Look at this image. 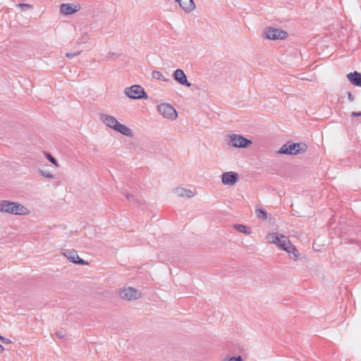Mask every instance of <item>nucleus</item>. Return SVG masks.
Listing matches in <instances>:
<instances>
[{
  "mask_svg": "<svg viewBox=\"0 0 361 361\" xmlns=\"http://www.w3.org/2000/svg\"><path fill=\"white\" fill-rule=\"evenodd\" d=\"M100 121L106 127L110 128L123 135H130L133 133L126 126L119 123L116 118L106 114H100Z\"/></svg>",
  "mask_w": 361,
  "mask_h": 361,
  "instance_id": "obj_1",
  "label": "nucleus"
},
{
  "mask_svg": "<svg viewBox=\"0 0 361 361\" xmlns=\"http://www.w3.org/2000/svg\"><path fill=\"white\" fill-rule=\"evenodd\" d=\"M351 116L353 117L361 116V112H355V111H353V112L351 113Z\"/></svg>",
  "mask_w": 361,
  "mask_h": 361,
  "instance_id": "obj_31",
  "label": "nucleus"
},
{
  "mask_svg": "<svg viewBox=\"0 0 361 361\" xmlns=\"http://www.w3.org/2000/svg\"><path fill=\"white\" fill-rule=\"evenodd\" d=\"M81 8L80 4H62L60 6V12L66 16L72 15L78 11H79Z\"/></svg>",
  "mask_w": 361,
  "mask_h": 361,
  "instance_id": "obj_9",
  "label": "nucleus"
},
{
  "mask_svg": "<svg viewBox=\"0 0 361 361\" xmlns=\"http://www.w3.org/2000/svg\"><path fill=\"white\" fill-rule=\"evenodd\" d=\"M293 244L289 240L288 238L284 235H281V238L277 244V246L283 250L289 249Z\"/></svg>",
  "mask_w": 361,
  "mask_h": 361,
  "instance_id": "obj_15",
  "label": "nucleus"
},
{
  "mask_svg": "<svg viewBox=\"0 0 361 361\" xmlns=\"http://www.w3.org/2000/svg\"><path fill=\"white\" fill-rule=\"evenodd\" d=\"M4 350V348L0 344V353L3 352Z\"/></svg>",
  "mask_w": 361,
  "mask_h": 361,
  "instance_id": "obj_34",
  "label": "nucleus"
},
{
  "mask_svg": "<svg viewBox=\"0 0 361 361\" xmlns=\"http://www.w3.org/2000/svg\"><path fill=\"white\" fill-rule=\"evenodd\" d=\"M180 7L186 13H190L195 8L193 0H175Z\"/></svg>",
  "mask_w": 361,
  "mask_h": 361,
  "instance_id": "obj_13",
  "label": "nucleus"
},
{
  "mask_svg": "<svg viewBox=\"0 0 361 361\" xmlns=\"http://www.w3.org/2000/svg\"><path fill=\"white\" fill-rule=\"evenodd\" d=\"M39 173L42 176L46 177V178H54V175L51 173L48 172V171H43V170H39Z\"/></svg>",
  "mask_w": 361,
  "mask_h": 361,
  "instance_id": "obj_25",
  "label": "nucleus"
},
{
  "mask_svg": "<svg viewBox=\"0 0 361 361\" xmlns=\"http://www.w3.org/2000/svg\"><path fill=\"white\" fill-rule=\"evenodd\" d=\"M176 194L179 197H187L188 198L194 196V192L190 190H187L183 188H178L175 190Z\"/></svg>",
  "mask_w": 361,
  "mask_h": 361,
  "instance_id": "obj_16",
  "label": "nucleus"
},
{
  "mask_svg": "<svg viewBox=\"0 0 361 361\" xmlns=\"http://www.w3.org/2000/svg\"><path fill=\"white\" fill-rule=\"evenodd\" d=\"M287 36L288 34L286 32L274 27H268L264 32V37L271 40L284 39Z\"/></svg>",
  "mask_w": 361,
  "mask_h": 361,
  "instance_id": "obj_6",
  "label": "nucleus"
},
{
  "mask_svg": "<svg viewBox=\"0 0 361 361\" xmlns=\"http://www.w3.org/2000/svg\"><path fill=\"white\" fill-rule=\"evenodd\" d=\"M238 179V174L235 172H225L221 175V181L224 185H234Z\"/></svg>",
  "mask_w": 361,
  "mask_h": 361,
  "instance_id": "obj_11",
  "label": "nucleus"
},
{
  "mask_svg": "<svg viewBox=\"0 0 361 361\" xmlns=\"http://www.w3.org/2000/svg\"><path fill=\"white\" fill-rule=\"evenodd\" d=\"M286 251L290 254V257L291 259L294 260L298 259L299 256V252L293 245H292L290 248L287 249Z\"/></svg>",
  "mask_w": 361,
  "mask_h": 361,
  "instance_id": "obj_19",
  "label": "nucleus"
},
{
  "mask_svg": "<svg viewBox=\"0 0 361 361\" xmlns=\"http://www.w3.org/2000/svg\"><path fill=\"white\" fill-rule=\"evenodd\" d=\"M141 295V292L132 287L123 288L119 291L120 297L126 300L139 299Z\"/></svg>",
  "mask_w": 361,
  "mask_h": 361,
  "instance_id": "obj_7",
  "label": "nucleus"
},
{
  "mask_svg": "<svg viewBox=\"0 0 361 361\" xmlns=\"http://www.w3.org/2000/svg\"><path fill=\"white\" fill-rule=\"evenodd\" d=\"M66 335V333L63 330H60V331H58L56 332V336L59 338H63Z\"/></svg>",
  "mask_w": 361,
  "mask_h": 361,
  "instance_id": "obj_27",
  "label": "nucleus"
},
{
  "mask_svg": "<svg viewBox=\"0 0 361 361\" xmlns=\"http://www.w3.org/2000/svg\"><path fill=\"white\" fill-rule=\"evenodd\" d=\"M224 361H243V358L240 355L237 357H231L228 359H224Z\"/></svg>",
  "mask_w": 361,
  "mask_h": 361,
  "instance_id": "obj_26",
  "label": "nucleus"
},
{
  "mask_svg": "<svg viewBox=\"0 0 361 361\" xmlns=\"http://www.w3.org/2000/svg\"><path fill=\"white\" fill-rule=\"evenodd\" d=\"M44 154H45V157L47 158V159L51 163L54 164L56 166L59 167V164L54 157H52L49 153H47V152H44Z\"/></svg>",
  "mask_w": 361,
  "mask_h": 361,
  "instance_id": "obj_23",
  "label": "nucleus"
},
{
  "mask_svg": "<svg viewBox=\"0 0 361 361\" xmlns=\"http://www.w3.org/2000/svg\"><path fill=\"white\" fill-rule=\"evenodd\" d=\"M281 234L279 233H271L266 236V240L268 243L277 245L281 238Z\"/></svg>",
  "mask_w": 361,
  "mask_h": 361,
  "instance_id": "obj_17",
  "label": "nucleus"
},
{
  "mask_svg": "<svg viewBox=\"0 0 361 361\" xmlns=\"http://www.w3.org/2000/svg\"><path fill=\"white\" fill-rule=\"evenodd\" d=\"M80 54V52H71V53H67L66 56L68 58H73Z\"/></svg>",
  "mask_w": 361,
  "mask_h": 361,
  "instance_id": "obj_29",
  "label": "nucleus"
},
{
  "mask_svg": "<svg viewBox=\"0 0 361 361\" xmlns=\"http://www.w3.org/2000/svg\"><path fill=\"white\" fill-rule=\"evenodd\" d=\"M0 212L12 215H27L30 214L29 209L22 204L9 200L0 201Z\"/></svg>",
  "mask_w": 361,
  "mask_h": 361,
  "instance_id": "obj_2",
  "label": "nucleus"
},
{
  "mask_svg": "<svg viewBox=\"0 0 361 361\" xmlns=\"http://www.w3.org/2000/svg\"><path fill=\"white\" fill-rule=\"evenodd\" d=\"M114 55V54L113 52H109V53H108V54H107L106 57H107L108 59H110V58H111Z\"/></svg>",
  "mask_w": 361,
  "mask_h": 361,
  "instance_id": "obj_33",
  "label": "nucleus"
},
{
  "mask_svg": "<svg viewBox=\"0 0 361 361\" xmlns=\"http://www.w3.org/2000/svg\"><path fill=\"white\" fill-rule=\"evenodd\" d=\"M173 78L176 81H177L179 84L190 87L191 84L188 82L187 76L181 69H177L173 73Z\"/></svg>",
  "mask_w": 361,
  "mask_h": 361,
  "instance_id": "obj_12",
  "label": "nucleus"
},
{
  "mask_svg": "<svg viewBox=\"0 0 361 361\" xmlns=\"http://www.w3.org/2000/svg\"><path fill=\"white\" fill-rule=\"evenodd\" d=\"M227 144L233 147L245 148L252 144V141L245 137H229Z\"/></svg>",
  "mask_w": 361,
  "mask_h": 361,
  "instance_id": "obj_8",
  "label": "nucleus"
},
{
  "mask_svg": "<svg viewBox=\"0 0 361 361\" xmlns=\"http://www.w3.org/2000/svg\"><path fill=\"white\" fill-rule=\"evenodd\" d=\"M126 197L128 200H134L133 196V195H129V194H126Z\"/></svg>",
  "mask_w": 361,
  "mask_h": 361,
  "instance_id": "obj_32",
  "label": "nucleus"
},
{
  "mask_svg": "<svg viewBox=\"0 0 361 361\" xmlns=\"http://www.w3.org/2000/svg\"><path fill=\"white\" fill-rule=\"evenodd\" d=\"M152 76L154 79L157 80H161L164 82L169 81V79L166 78L160 71H152Z\"/></svg>",
  "mask_w": 361,
  "mask_h": 361,
  "instance_id": "obj_20",
  "label": "nucleus"
},
{
  "mask_svg": "<svg viewBox=\"0 0 361 361\" xmlns=\"http://www.w3.org/2000/svg\"><path fill=\"white\" fill-rule=\"evenodd\" d=\"M347 95H348V99L350 102H353V101H355V97L351 92H348Z\"/></svg>",
  "mask_w": 361,
  "mask_h": 361,
  "instance_id": "obj_28",
  "label": "nucleus"
},
{
  "mask_svg": "<svg viewBox=\"0 0 361 361\" xmlns=\"http://www.w3.org/2000/svg\"><path fill=\"white\" fill-rule=\"evenodd\" d=\"M17 6L21 8L22 10L32 9L33 8L32 5L28 4H18L17 5Z\"/></svg>",
  "mask_w": 361,
  "mask_h": 361,
  "instance_id": "obj_24",
  "label": "nucleus"
},
{
  "mask_svg": "<svg viewBox=\"0 0 361 361\" xmlns=\"http://www.w3.org/2000/svg\"><path fill=\"white\" fill-rule=\"evenodd\" d=\"M233 228L240 233H243L247 235L251 233V229L250 227L243 224H234Z\"/></svg>",
  "mask_w": 361,
  "mask_h": 361,
  "instance_id": "obj_18",
  "label": "nucleus"
},
{
  "mask_svg": "<svg viewBox=\"0 0 361 361\" xmlns=\"http://www.w3.org/2000/svg\"><path fill=\"white\" fill-rule=\"evenodd\" d=\"M307 146L303 142H288L276 152L279 154L297 155L306 152Z\"/></svg>",
  "mask_w": 361,
  "mask_h": 361,
  "instance_id": "obj_3",
  "label": "nucleus"
},
{
  "mask_svg": "<svg viewBox=\"0 0 361 361\" xmlns=\"http://www.w3.org/2000/svg\"><path fill=\"white\" fill-rule=\"evenodd\" d=\"M124 94L126 97L133 99H147V95L144 89L138 85H134L131 87H126L124 90Z\"/></svg>",
  "mask_w": 361,
  "mask_h": 361,
  "instance_id": "obj_4",
  "label": "nucleus"
},
{
  "mask_svg": "<svg viewBox=\"0 0 361 361\" xmlns=\"http://www.w3.org/2000/svg\"><path fill=\"white\" fill-rule=\"evenodd\" d=\"M0 341H1V342H3L4 343H7V344H8V343H12V342H11V341L10 339L6 338L3 337V336L0 337Z\"/></svg>",
  "mask_w": 361,
  "mask_h": 361,
  "instance_id": "obj_30",
  "label": "nucleus"
},
{
  "mask_svg": "<svg viewBox=\"0 0 361 361\" xmlns=\"http://www.w3.org/2000/svg\"><path fill=\"white\" fill-rule=\"evenodd\" d=\"M0 337H1V336L0 335Z\"/></svg>",
  "mask_w": 361,
  "mask_h": 361,
  "instance_id": "obj_35",
  "label": "nucleus"
},
{
  "mask_svg": "<svg viewBox=\"0 0 361 361\" xmlns=\"http://www.w3.org/2000/svg\"><path fill=\"white\" fill-rule=\"evenodd\" d=\"M157 111L164 118L170 121L175 120L178 116L176 109L171 105L166 103L158 105Z\"/></svg>",
  "mask_w": 361,
  "mask_h": 361,
  "instance_id": "obj_5",
  "label": "nucleus"
},
{
  "mask_svg": "<svg viewBox=\"0 0 361 361\" xmlns=\"http://www.w3.org/2000/svg\"><path fill=\"white\" fill-rule=\"evenodd\" d=\"M255 213H256L257 217L259 219H261L262 220H266L267 219V212L262 209H257Z\"/></svg>",
  "mask_w": 361,
  "mask_h": 361,
  "instance_id": "obj_21",
  "label": "nucleus"
},
{
  "mask_svg": "<svg viewBox=\"0 0 361 361\" xmlns=\"http://www.w3.org/2000/svg\"><path fill=\"white\" fill-rule=\"evenodd\" d=\"M89 39L88 35L86 32H82L81 36L78 38V42L79 44H84L87 42Z\"/></svg>",
  "mask_w": 361,
  "mask_h": 361,
  "instance_id": "obj_22",
  "label": "nucleus"
},
{
  "mask_svg": "<svg viewBox=\"0 0 361 361\" xmlns=\"http://www.w3.org/2000/svg\"><path fill=\"white\" fill-rule=\"evenodd\" d=\"M64 256H66L68 259H70L72 262L77 264H87V262L84 259L79 257L78 252L75 250H67L63 252Z\"/></svg>",
  "mask_w": 361,
  "mask_h": 361,
  "instance_id": "obj_10",
  "label": "nucleus"
},
{
  "mask_svg": "<svg viewBox=\"0 0 361 361\" xmlns=\"http://www.w3.org/2000/svg\"><path fill=\"white\" fill-rule=\"evenodd\" d=\"M347 78L353 85L361 87V73L356 71L350 73L347 75Z\"/></svg>",
  "mask_w": 361,
  "mask_h": 361,
  "instance_id": "obj_14",
  "label": "nucleus"
}]
</instances>
